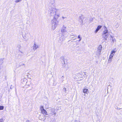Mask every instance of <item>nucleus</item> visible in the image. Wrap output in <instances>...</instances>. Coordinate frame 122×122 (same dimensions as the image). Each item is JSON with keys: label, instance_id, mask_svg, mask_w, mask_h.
<instances>
[{"label": "nucleus", "instance_id": "1a4fd4ad", "mask_svg": "<svg viewBox=\"0 0 122 122\" xmlns=\"http://www.w3.org/2000/svg\"><path fill=\"white\" fill-rule=\"evenodd\" d=\"M116 49L115 48V49H113V50H112L111 51L110 55L113 56L114 55L115 53L116 52Z\"/></svg>", "mask_w": 122, "mask_h": 122}, {"label": "nucleus", "instance_id": "7ed1b4c3", "mask_svg": "<svg viewBox=\"0 0 122 122\" xmlns=\"http://www.w3.org/2000/svg\"><path fill=\"white\" fill-rule=\"evenodd\" d=\"M23 83L26 85L29 86L31 82L30 80L27 79L25 78L24 79Z\"/></svg>", "mask_w": 122, "mask_h": 122}, {"label": "nucleus", "instance_id": "aec40b11", "mask_svg": "<svg viewBox=\"0 0 122 122\" xmlns=\"http://www.w3.org/2000/svg\"><path fill=\"white\" fill-rule=\"evenodd\" d=\"M22 0H16L15 1L16 3H18L20 2Z\"/></svg>", "mask_w": 122, "mask_h": 122}, {"label": "nucleus", "instance_id": "9d476101", "mask_svg": "<svg viewBox=\"0 0 122 122\" xmlns=\"http://www.w3.org/2000/svg\"><path fill=\"white\" fill-rule=\"evenodd\" d=\"M102 26L101 25L98 26L96 29L95 31L94 32L95 33H97L98 31L100 30V29L101 28Z\"/></svg>", "mask_w": 122, "mask_h": 122}, {"label": "nucleus", "instance_id": "a211bd4d", "mask_svg": "<svg viewBox=\"0 0 122 122\" xmlns=\"http://www.w3.org/2000/svg\"><path fill=\"white\" fill-rule=\"evenodd\" d=\"M50 113L52 115H55L56 114V112H51Z\"/></svg>", "mask_w": 122, "mask_h": 122}, {"label": "nucleus", "instance_id": "f257e3e1", "mask_svg": "<svg viewBox=\"0 0 122 122\" xmlns=\"http://www.w3.org/2000/svg\"><path fill=\"white\" fill-rule=\"evenodd\" d=\"M50 14L51 16L53 17L52 20L57 21V19L60 17L59 10L55 8H51L50 9Z\"/></svg>", "mask_w": 122, "mask_h": 122}, {"label": "nucleus", "instance_id": "39448f33", "mask_svg": "<svg viewBox=\"0 0 122 122\" xmlns=\"http://www.w3.org/2000/svg\"><path fill=\"white\" fill-rule=\"evenodd\" d=\"M33 49L35 50L37 48L39 47V46L37 43L35 42L32 46Z\"/></svg>", "mask_w": 122, "mask_h": 122}, {"label": "nucleus", "instance_id": "6e6552de", "mask_svg": "<svg viewBox=\"0 0 122 122\" xmlns=\"http://www.w3.org/2000/svg\"><path fill=\"white\" fill-rule=\"evenodd\" d=\"M83 92L85 94H88V90L86 88L84 87L83 89Z\"/></svg>", "mask_w": 122, "mask_h": 122}, {"label": "nucleus", "instance_id": "f03ea898", "mask_svg": "<svg viewBox=\"0 0 122 122\" xmlns=\"http://www.w3.org/2000/svg\"><path fill=\"white\" fill-rule=\"evenodd\" d=\"M57 21H56L54 20H51V23L52 24L51 29L53 30H55L57 25Z\"/></svg>", "mask_w": 122, "mask_h": 122}, {"label": "nucleus", "instance_id": "2eb2a0df", "mask_svg": "<svg viewBox=\"0 0 122 122\" xmlns=\"http://www.w3.org/2000/svg\"><path fill=\"white\" fill-rule=\"evenodd\" d=\"M102 49V46L101 45H100L98 46V48L97 50L101 51Z\"/></svg>", "mask_w": 122, "mask_h": 122}, {"label": "nucleus", "instance_id": "0eeeda50", "mask_svg": "<svg viewBox=\"0 0 122 122\" xmlns=\"http://www.w3.org/2000/svg\"><path fill=\"white\" fill-rule=\"evenodd\" d=\"M61 32L63 34V35H64L65 34L67 33L66 28H65L64 29L62 28L61 30Z\"/></svg>", "mask_w": 122, "mask_h": 122}, {"label": "nucleus", "instance_id": "4be33fe9", "mask_svg": "<svg viewBox=\"0 0 122 122\" xmlns=\"http://www.w3.org/2000/svg\"><path fill=\"white\" fill-rule=\"evenodd\" d=\"M22 36L23 38L25 39L26 38V36H24L23 34V35Z\"/></svg>", "mask_w": 122, "mask_h": 122}, {"label": "nucleus", "instance_id": "412c9836", "mask_svg": "<svg viewBox=\"0 0 122 122\" xmlns=\"http://www.w3.org/2000/svg\"><path fill=\"white\" fill-rule=\"evenodd\" d=\"M4 119L3 118H1L0 119V122H3Z\"/></svg>", "mask_w": 122, "mask_h": 122}, {"label": "nucleus", "instance_id": "423d86ee", "mask_svg": "<svg viewBox=\"0 0 122 122\" xmlns=\"http://www.w3.org/2000/svg\"><path fill=\"white\" fill-rule=\"evenodd\" d=\"M111 37L110 39L111 41V42L113 43L116 42V39L114 37L111 35L110 36Z\"/></svg>", "mask_w": 122, "mask_h": 122}, {"label": "nucleus", "instance_id": "f3484780", "mask_svg": "<svg viewBox=\"0 0 122 122\" xmlns=\"http://www.w3.org/2000/svg\"><path fill=\"white\" fill-rule=\"evenodd\" d=\"M78 38L79 39V40L78 41H81V37H80V35H79L78 36Z\"/></svg>", "mask_w": 122, "mask_h": 122}, {"label": "nucleus", "instance_id": "6ab92c4d", "mask_svg": "<svg viewBox=\"0 0 122 122\" xmlns=\"http://www.w3.org/2000/svg\"><path fill=\"white\" fill-rule=\"evenodd\" d=\"M55 112V109H51V112Z\"/></svg>", "mask_w": 122, "mask_h": 122}, {"label": "nucleus", "instance_id": "5701e85b", "mask_svg": "<svg viewBox=\"0 0 122 122\" xmlns=\"http://www.w3.org/2000/svg\"><path fill=\"white\" fill-rule=\"evenodd\" d=\"M26 122H30L29 121H27Z\"/></svg>", "mask_w": 122, "mask_h": 122}, {"label": "nucleus", "instance_id": "dca6fc26", "mask_svg": "<svg viewBox=\"0 0 122 122\" xmlns=\"http://www.w3.org/2000/svg\"><path fill=\"white\" fill-rule=\"evenodd\" d=\"M4 108V106H0V111L3 110Z\"/></svg>", "mask_w": 122, "mask_h": 122}, {"label": "nucleus", "instance_id": "f8f14e48", "mask_svg": "<svg viewBox=\"0 0 122 122\" xmlns=\"http://www.w3.org/2000/svg\"><path fill=\"white\" fill-rule=\"evenodd\" d=\"M108 33V30L107 28H105L104 29V30L103 31V32L102 34L103 36Z\"/></svg>", "mask_w": 122, "mask_h": 122}, {"label": "nucleus", "instance_id": "20e7f679", "mask_svg": "<svg viewBox=\"0 0 122 122\" xmlns=\"http://www.w3.org/2000/svg\"><path fill=\"white\" fill-rule=\"evenodd\" d=\"M40 109L41 113L44 115H48L47 112L44 109V107L42 106H41L40 107Z\"/></svg>", "mask_w": 122, "mask_h": 122}, {"label": "nucleus", "instance_id": "4468645a", "mask_svg": "<svg viewBox=\"0 0 122 122\" xmlns=\"http://www.w3.org/2000/svg\"><path fill=\"white\" fill-rule=\"evenodd\" d=\"M101 51L97 50L96 52V54L98 56H99L101 54Z\"/></svg>", "mask_w": 122, "mask_h": 122}, {"label": "nucleus", "instance_id": "ddd939ff", "mask_svg": "<svg viewBox=\"0 0 122 122\" xmlns=\"http://www.w3.org/2000/svg\"><path fill=\"white\" fill-rule=\"evenodd\" d=\"M113 56L110 55L109 56V58L108 60V62L110 63L112 61V59Z\"/></svg>", "mask_w": 122, "mask_h": 122}, {"label": "nucleus", "instance_id": "9b49d317", "mask_svg": "<svg viewBox=\"0 0 122 122\" xmlns=\"http://www.w3.org/2000/svg\"><path fill=\"white\" fill-rule=\"evenodd\" d=\"M109 35L108 33L105 34L103 36V37H104V39L105 40H107V38L109 36Z\"/></svg>", "mask_w": 122, "mask_h": 122}]
</instances>
